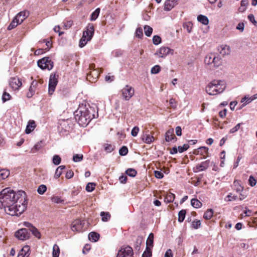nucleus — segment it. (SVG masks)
<instances>
[{"mask_svg":"<svg viewBox=\"0 0 257 257\" xmlns=\"http://www.w3.org/2000/svg\"><path fill=\"white\" fill-rule=\"evenodd\" d=\"M27 200L24 191H14L10 188L3 189L0 192V208L11 216H19L26 209Z\"/></svg>","mask_w":257,"mask_h":257,"instance_id":"obj_1","label":"nucleus"},{"mask_svg":"<svg viewBox=\"0 0 257 257\" xmlns=\"http://www.w3.org/2000/svg\"><path fill=\"white\" fill-rule=\"evenodd\" d=\"M94 107L86 105L80 106L74 112L75 118L79 124L85 126L95 117Z\"/></svg>","mask_w":257,"mask_h":257,"instance_id":"obj_2","label":"nucleus"},{"mask_svg":"<svg viewBox=\"0 0 257 257\" xmlns=\"http://www.w3.org/2000/svg\"><path fill=\"white\" fill-rule=\"evenodd\" d=\"M225 88L226 84L223 80H213L206 87V91L209 95H214L222 93Z\"/></svg>","mask_w":257,"mask_h":257,"instance_id":"obj_3","label":"nucleus"},{"mask_svg":"<svg viewBox=\"0 0 257 257\" xmlns=\"http://www.w3.org/2000/svg\"><path fill=\"white\" fill-rule=\"evenodd\" d=\"M38 66L42 69L51 70L53 67V62L48 57H44L37 62Z\"/></svg>","mask_w":257,"mask_h":257,"instance_id":"obj_4","label":"nucleus"},{"mask_svg":"<svg viewBox=\"0 0 257 257\" xmlns=\"http://www.w3.org/2000/svg\"><path fill=\"white\" fill-rule=\"evenodd\" d=\"M120 92L121 93L122 98L125 101H128L134 95L135 90L132 86L128 85H126L121 90Z\"/></svg>","mask_w":257,"mask_h":257,"instance_id":"obj_5","label":"nucleus"},{"mask_svg":"<svg viewBox=\"0 0 257 257\" xmlns=\"http://www.w3.org/2000/svg\"><path fill=\"white\" fill-rule=\"evenodd\" d=\"M133 248L130 246H123L118 251L116 257H133Z\"/></svg>","mask_w":257,"mask_h":257,"instance_id":"obj_6","label":"nucleus"},{"mask_svg":"<svg viewBox=\"0 0 257 257\" xmlns=\"http://www.w3.org/2000/svg\"><path fill=\"white\" fill-rule=\"evenodd\" d=\"M58 77L55 73H52L49 77L48 93L52 95L55 91L58 83Z\"/></svg>","mask_w":257,"mask_h":257,"instance_id":"obj_7","label":"nucleus"},{"mask_svg":"<svg viewBox=\"0 0 257 257\" xmlns=\"http://www.w3.org/2000/svg\"><path fill=\"white\" fill-rule=\"evenodd\" d=\"M15 236L21 240H25L29 238L30 236V233L27 228H22L15 233Z\"/></svg>","mask_w":257,"mask_h":257,"instance_id":"obj_8","label":"nucleus"},{"mask_svg":"<svg viewBox=\"0 0 257 257\" xmlns=\"http://www.w3.org/2000/svg\"><path fill=\"white\" fill-rule=\"evenodd\" d=\"M85 222L84 220L76 219L73 221L71 224V230L73 231L81 232L83 231Z\"/></svg>","mask_w":257,"mask_h":257,"instance_id":"obj_9","label":"nucleus"},{"mask_svg":"<svg viewBox=\"0 0 257 257\" xmlns=\"http://www.w3.org/2000/svg\"><path fill=\"white\" fill-rule=\"evenodd\" d=\"M9 84L10 87L13 90H18L19 88L22 86V82L20 79L17 77L11 78L9 81Z\"/></svg>","mask_w":257,"mask_h":257,"instance_id":"obj_10","label":"nucleus"},{"mask_svg":"<svg viewBox=\"0 0 257 257\" xmlns=\"http://www.w3.org/2000/svg\"><path fill=\"white\" fill-rule=\"evenodd\" d=\"M94 34V27L93 24H89L86 30L83 33V36L84 38H87L88 40H91Z\"/></svg>","mask_w":257,"mask_h":257,"instance_id":"obj_11","label":"nucleus"},{"mask_svg":"<svg viewBox=\"0 0 257 257\" xmlns=\"http://www.w3.org/2000/svg\"><path fill=\"white\" fill-rule=\"evenodd\" d=\"M173 51V50L168 47H162L156 52L155 55H158L160 57L164 58Z\"/></svg>","mask_w":257,"mask_h":257,"instance_id":"obj_12","label":"nucleus"},{"mask_svg":"<svg viewBox=\"0 0 257 257\" xmlns=\"http://www.w3.org/2000/svg\"><path fill=\"white\" fill-rule=\"evenodd\" d=\"M38 84L39 83L36 80H33L31 82V85L29 89V91L27 94V97L28 98H31L34 95L38 86Z\"/></svg>","mask_w":257,"mask_h":257,"instance_id":"obj_13","label":"nucleus"},{"mask_svg":"<svg viewBox=\"0 0 257 257\" xmlns=\"http://www.w3.org/2000/svg\"><path fill=\"white\" fill-rule=\"evenodd\" d=\"M209 161L206 160L201 162L200 164L197 165L194 168V171L195 172L203 171L208 168L209 166Z\"/></svg>","mask_w":257,"mask_h":257,"instance_id":"obj_14","label":"nucleus"},{"mask_svg":"<svg viewBox=\"0 0 257 257\" xmlns=\"http://www.w3.org/2000/svg\"><path fill=\"white\" fill-rule=\"evenodd\" d=\"M29 12L27 11L21 12L15 17V20L21 24L29 16Z\"/></svg>","mask_w":257,"mask_h":257,"instance_id":"obj_15","label":"nucleus"},{"mask_svg":"<svg viewBox=\"0 0 257 257\" xmlns=\"http://www.w3.org/2000/svg\"><path fill=\"white\" fill-rule=\"evenodd\" d=\"M177 138L174 134V129L170 128L168 130L165 134V141L167 142H169L172 141H176Z\"/></svg>","mask_w":257,"mask_h":257,"instance_id":"obj_16","label":"nucleus"},{"mask_svg":"<svg viewBox=\"0 0 257 257\" xmlns=\"http://www.w3.org/2000/svg\"><path fill=\"white\" fill-rule=\"evenodd\" d=\"M148 131L144 132L141 135L142 140L145 143L150 144L152 143L154 140L153 136L148 134Z\"/></svg>","mask_w":257,"mask_h":257,"instance_id":"obj_17","label":"nucleus"},{"mask_svg":"<svg viewBox=\"0 0 257 257\" xmlns=\"http://www.w3.org/2000/svg\"><path fill=\"white\" fill-rule=\"evenodd\" d=\"M177 4V0H167L164 3V10L166 11H169Z\"/></svg>","mask_w":257,"mask_h":257,"instance_id":"obj_18","label":"nucleus"},{"mask_svg":"<svg viewBox=\"0 0 257 257\" xmlns=\"http://www.w3.org/2000/svg\"><path fill=\"white\" fill-rule=\"evenodd\" d=\"M218 51L222 55L224 56L230 53V49L227 45H222L218 48Z\"/></svg>","mask_w":257,"mask_h":257,"instance_id":"obj_19","label":"nucleus"},{"mask_svg":"<svg viewBox=\"0 0 257 257\" xmlns=\"http://www.w3.org/2000/svg\"><path fill=\"white\" fill-rule=\"evenodd\" d=\"M35 122L34 120H30L29 121L28 124L27 125L25 133L27 134H29L31 133L35 128Z\"/></svg>","mask_w":257,"mask_h":257,"instance_id":"obj_20","label":"nucleus"},{"mask_svg":"<svg viewBox=\"0 0 257 257\" xmlns=\"http://www.w3.org/2000/svg\"><path fill=\"white\" fill-rule=\"evenodd\" d=\"M233 186L234 190L237 193H241L243 190V187L240 185V181L238 180L234 181Z\"/></svg>","mask_w":257,"mask_h":257,"instance_id":"obj_21","label":"nucleus"},{"mask_svg":"<svg viewBox=\"0 0 257 257\" xmlns=\"http://www.w3.org/2000/svg\"><path fill=\"white\" fill-rule=\"evenodd\" d=\"M29 250V247L28 246H24L19 253L18 257H28L30 255Z\"/></svg>","mask_w":257,"mask_h":257,"instance_id":"obj_22","label":"nucleus"},{"mask_svg":"<svg viewBox=\"0 0 257 257\" xmlns=\"http://www.w3.org/2000/svg\"><path fill=\"white\" fill-rule=\"evenodd\" d=\"M88 238L90 241L96 242L99 238V234L95 232H91L88 235Z\"/></svg>","mask_w":257,"mask_h":257,"instance_id":"obj_23","label":"nucleus"},{"mask_svg":"<svg viewBox=\"0 0 257 257\" xmlns=\"http://www.w3.org/2000/svg\"><path fill=\"white\" fill-rule=\"evenodd\" d=\"M215 54L210 53L207 54L204 59V62L205 64L209 65L212 64L213 62V58L214 57Z\"/></svg>","mask_w":257,"mask_h":257,"instance_id":"obj_24","label":"nucleus"},{"mask_svg":"<svg viewBox=\"0 0 257 257\" xmlns=\"http://www.w3.org/2000/svg\"><path fill=\"white\" fill-rule=\"evenodd\" d=\"M154 234L151 233L149 234L146 242L147 247L152 248L153 246Z\"/></svg>","mask_w":257,"mask_h":257,"instance_id":"obj_25","label":"nucleus"},{"mask_svg":"<svg viewBox=\"0 0 257 257\" xmlns=\"http://www.w3.org/2000/svg\"><path fill=\"white\" fill-rule=\"evenodd\" d=\"M197 20L204 25H207L209 23L208 18L202 15H200L197 17Z\"/></svg>","mask_w":257,"mask_h":257,"instance_id":"obj_26","label":"nucleus"},{"mask_svg":"<svg viewBox=\"0 0 257 257\" xmlns=\"http://www.w3.org/2000/svg\"><path fill=\"white\" fill-rule=\"evenodd\" d=\"M65 168V166L64 165H61L59 166L56 170L54 178L55 179H58L61 175L63 170Z\"/></svg>","mask_w":257,"mask_h":257,"instance_id":"obj_27","label":"nucleus"},{"mask_svg":"<svg viewBox=\"0 0 257 257\" xmlns=\"http://www.w3.org/2000/svg\"><path fill=\"white\" fill-rule=\"evenodd\" d=\"M10 172L9 170L5 169H0V177L2 179H5L9 177Z\"/></svg>","mask_w":257,"mask_h":257,"instance_id":"obj_28","label":"nucleus"},{"mask_svg":"<svg viewBox=\"0 0 257 257\" xmlns=\"http://www.w3.org/2000/svg\"><path fill=\"white\" fill-rule=\"evenodd\" d=\"M143 238L141 236H138L134 244L135 249L136 250L139 251L141 248V245L142 244Z\"/></svg>","mask_w":257,"mask_h":257,"instance_id":"obj_29","label":"nucleus"},{"mask_svg":"<svg viewBox=\"0 0 257 257\" xmlns=\"http://www.w3.org/2000/svg\"><path fill=\"white\" fill-rule=\"evenodd\" d=\"M175 195L171 192L168 193L165 198L164 201L166 203L172 202L175 199Z\"/></svg>","mask_w":257,"mask_h":257,"instance_id":"obj_30","label":"nucleus"},{"mask_svg":"<svg viewBox=\"0 0 257 257\" xmlns=\"http://www.w3.org/2000/svg\"><path fill=\"white\" fill-rule=\"evenodd\" d=\"M213 214V210L212 209H207L204 213L203 217L206 220L211 219Z\"/></svg>","mask_w":257,"mask_h":257,"instance_id":"obj_31","label":"nucleus"},{"mask_svg":"<svg viewBox=\"0 0 257 257\" xmlns=\"http://www.w3.org/2000/svg\"><path fill=\"white\" fill-rule=\"evenodd\" d=\"M191 205L196 208H199L202 206V203L197 199L193 198L191 201Z\"/></svg>","mask_w":257,"mask_h":257,"instance_id":"obj_32","label":"nucleus"},{"mask_svg":"<svg viewBox=\"0 0 257 257\" xmlns=\"http://www.w3.org/2000/svg\"><path fill=\"white\" fill-rule=\"evenodd\" d=\"M60 253V249L58 245L55 244L53 247V257H59Z\"/></svg>","mask_w":257,"mask_h":257,"instance_id":"obj_33","label":"nucleus"},{"mask_svg":"<svg viewBox=\"0 0 257 257\" xmlns=\"http://www.w3.org/2000/svg\"><path fill=\"white\" fill-rule=\"evenodd\" d=\"M186 210L184 209H182L180 210L178 213V221L180 222H182L185 219V215H186Z\"/></svg>","mask_w":257,"mask_h":257,"instance_id":"obj_34","label":"nucleus"},{"mask_svg":"<svg viewBox=\"0 0 257 257\" xmlns=\"http://www.w3.org/2000/svg\"><path fill=\"white\" fill-rule=\"evenodd\" d=\"M100 10L99 8L96 9L91 15L90 20L95 21L98 17Z\"/></svg>","mask_w":257,"mask_h":257,"instance_id":"obj_35","label":"nucleus"},{"mask_svg":"<svg viewBox=\"0 0 257 257\" xmlns=\"http://www.w3.org/2000/svg\"><path fill=\"white\" fill-rule=\"evenodd\" d=\"M213 64H214V66L215 67H218L221 64V60L220 57L218 56H216V55H214V57L213 58Z\"/></svg>","mask_w":257,"mask_h":257,"instance_id":"obj_36","label":"nucleus"},{"mask_svg":"<svg viewBox=\"0 0 257 257\" xmlns=\"http://www.w3.org/2000/svg\"><path fill=\"white\" fill-rule=\"evenodd\" d=\"M144 31L145 35L148 37H150L152 34L153 29L149 26L145 25L144 26Z\"/></svg>","mask_w":257,"mask_h":257,"instance_id":"obj_37","label":"nucleus"},{"mask_svg":"<svg viewBox=\"0 0 257 257\" xmlns=\"http://www.w3.org/2000/svg\"><path fill=\"white\" fill-rule=\"evenodd\" d=\"M126 174L129 176L134 177L137 175V171L135 169L132 168L127 169L125 171Z\"/></svg>","mask_w":257,"mask_h":257,"instance_id":"obj_38","label":"nucleus"},{"mask_svg":"<svg viewBox=\"0 0 257 257\" xmlns=\"http://www.w3.org/2000/svg\"><path fill=\"white\" fill-rule=\"evenodd\" d=\"M100 215L103 221H107L110 218V215L108 212H101Z\"/></svg>","mask_w":257,"mask_h":257,"instance_id":"obj_39","label":"nucleus"},{"mask_svg":"<svg viewBox=\"0 0 257 257\" xmlns=\"http://www.w3.org/2000/svg\"><path fill=\"white\" fill-rule=\"evenodd\" d=\"M47 190V187L45 185H40L37 189V192L41 195L43 194Z\"/></svg>","mask_w":257,"mask_h":257,"instance_id":"obj_40","label":"nucleus"},{"mask_svg":"<svg viewBox=\"0 0 257 257\" xmlns=\"http://www.w3.org/2000/svg\"><path fill=\"white\" fill-rule=\"evenodd\" d=\"M96 184L94 183H88L86 186V190L88 192H91L95 189Z\"/></svg>","mask_w":257,"mask_h":257,"instance_id":"obj_41","label":"nucleus"},{"mask_svg":"<svg viewBox=\"0 0 257 257\" xmlns=\"http://www.w3.org/2000/svg\"><path fill=\"white\" fill-rule=\"evenodd\" d=\"M30 231H31L35 237L38 238H41L40 232L35 226L34 227H32V229L30 230Z\"/></svg>","mask_w":257,"mask_h":257,"instance_id":"obj_42","label":"nucleus"},{"mask_svg":"<svg viewBox=\"0 0 257 257\" xmlns=\"http://www.w3.org/2000/svg\"><path fill=\"white\" fill-rule=\"evenodd\" d=\"M254 99H253V98L252 97V96L251 97H244L243 98H242L241 99V102H244V103H243L242 104L243 106H245V105L249 103L250 102H251L252 101H253Z\"/></svg>","mask_w":257,"mask_h":257,"instance_id":"obj_43","label":"nucleus"},{"mask_svg":"<svg viewBox=\"0 0 257 257\" xmlns=\"http://www.w3.org/2000/svg\"><path fill=\"white\" fill-rule=\"evenodd\" d=\"M18 24H20V23L16 20H15V18H14V19L13 20V21L11 23V24L8 26V29L9 30H12L13 29L16 27Z\"/></svg>","mask_w":257,"mask_h":257,"instance_id":"obj_44","label":"nucleus"},{"mask_svg":"<svg viewBox=\"0 0 257 257\" xmlns=\"http://www.w3.org/2000/svg\"><path fill=\"white\" fill-rule=\"evenodd\" d=\"M61 161V157L57 155H55L53 157V163L55 165H58Z\"/></svg>","mask_w":257,"mask_h":257,"instance_id":"obj_45","label":"nucleus"},{"mask_svg":"<svg viewBox=\"0 0 257 257\" xmlns=\"http://www.w3.org/2000/svg\"><path fill=\"white\" fill-rule=\"evenodd\" d=\"M128 153V149L126 146H122L119 150L120 156H125Z\"/></svg>","mask_w":257,"mask_h":257,"instance_id":"obj_46","label":"nucleus"},{"mask_svg":"<svg viewBox=\"0 0 257 257\" xmlns=\"http://www.w3.org/2000/svg\"><path fill=\"white\" fill-rule=\"evenodd\" d=\"M153 43L155 45H159L161 43V38L158 35L154 36L153 38Z\"/></svg>","mask_w":257,"mask_h":257,"instance_id":"obj_47","label":"nucleus"},{"mask_svg":"<svg viewBox=\"0 0 257 257\" xmlns=\"http://www.w3.org/2000/svg\"><path fill=\"white\" fill-rule=\"evenodd\" d=\"M90 40H88L87 38H84L82 36L79 42V47L81 48L83 47Z\"/></svg>","mask_w":257,"mask_h":257,"instance_id":"obj_48","label":"nucleus"},{"mask_svg":"<svg viewBox=\"0 0 257 257\" xmlns=\"http://www.w3.org/2000/svg\"><path fill=\"white\" fill-rule=\"evenodd\" d=\"M192 27V24L190 22L185 23L183 24V28L184 29H186L188 33H190L191 32Z\"/></svg>","mask_w":257,"mask_h":257,"instance_id":"obj_49","label":"nucleus"},{"mask_svg":"<svg viewBox=\"0 0 257 257\" xmlns=\"http://www.w3.org/2000/svg\"><path fill=\"white\" fill-rule=\"evenodd\" d=\"M160 66L158 65H156L152 68L151 72L152 74H157L160 71Z\"/></svg>","mask_w":257,"mask_h":257,"instance_id":"obj_50","label":"nucleus"},{"mask_svg":"<svg viewBox=\"0 0 257 257\" xmlns=\"http://www.w3.org/2000/svg\"><path fill=\"white\" fill-rule=\"evenodd\" d=\"M192 227L194 229H198L201 226V221L199 220H194L192 222Z\"/></svg>","mask_w":257,"mask_h":257,"instance_id":"obj_51","label":"nucleus"},{"mask_svg":"<svg viewBox=\"0 0 257 257\" xmlns=\"http://www.w3.org/2000/svg\"><path fill=\"white\" fill-rule=\"evenodd\" d=\"M237 198V196L236 195H232V193H229L227 195L226 198H225V200L226 201H231L232 200H235Z\"/></svg>","mask_w":257,"mask_h":257,"instance_id":"obj_52","label":"nucleus"},{"mask_svg":"<svg viewBox=\"0 0 257 257\" xmlns=\"http://www.w3.org/2000/svg\"><path fill=\"white\" fill-rule=\"evenodd\" d=\"M83 159V155L80 154H76L73 156V161L75 162H80Z\"/></svg>","mask_w":257,"mask_h":257,"instance_id":"obj_53","label":"nucleus"},{"mask_svg":"<svg viewBox=\"0 0 257 257\" xmlns=\"http://www.w3.org/2000/svg\"><path fill=\"white\" fill-rule=\"evenodd\" d=\"M11 96L10 94L6 92H4L2 96V100L3 102L9 100L11 99Z\"/></svg>","mask_w":257,"mask_h":257,"instance_id":"obj_54","label":"nucleus"},{"mask_svg":"<svg viewBox=\"0 0 257 257\" xmlns=\"http://www.w3.org/2000/svg\"><path fill=\"white\" fill-rule=\"evenodd\" d=\"M189 147L188 144H184L183 146H179L178 150L179 153H181L186 151Z\"/></svg>","mask_w":257,"mask_h":257,"instance_id":"obj_55","label":"nucleus"},{"mask_svg":"<svg viewBox=\"0 0 257 257\" xmlns=\"http://www.w3.org/2000/svg\"><path fill=\"white\" fill-rule=\"evenodd\" d=\"M114 150L113 147L110 144L104 145V150L107 153H111Z\"/></svg>","mask_w":257,"mask_h":257,"instance_id":"obj_56","label":"nucleus"},{"mask_svg":"<svg viewBox=\"0 0 257 257\" xmlns=\"http://www.w3.org/2000/svg\"><path fill=\"white\" fill-rule=\"evenodd\" d=\"M241 124H242V123H237L234 127H233V128H232L230 130L229 133L233 134V133L236 132L237 131H238L240 128Z\"/></svg>","mask_w":257,"mask_h":257,"instance_id":"obj_57","label":"nucleus"},{"mask_svg":"<svg viewBox=\"0 0 257 257\" xmlns=\"http://www.w3.org/2000/svg\"><path fill=\"white\" fill-rule=\"evenodd\" d=\"M136 36L139 38H141L143 36V30L141 28H138L136 31Z\"/></svg>","mask_w":257,"mask_h":257,"instance_id":"obj_58","label":"nucleus"},{"mask_svg":"<svg viewBox=\"0 0 257 257\" xmlns=\"http://www.w3.org/2000/svg\"><path fill=\"white\" fill-rule=\"evenodd\" d=\"M142 255L146 257H150L152 255L151 248L146 247L145 251L143 253Z\"/></svg>","mask_w":257,"mask_h":257,"instance_id":"obj_59","label":"nucleus"},{"mask_svg":"<svg viewBox=\"0 0 257 257\" xmlns=\"http://www.w3.org/2000/svg\"><path fill=\"white\" fill-rule=\"evenodd\" d=\"M99 75V73L98 70H95L92 71H90V73L88 75L87 77L91 75L92 77H94L95 78H96L98 77Z\"/></svg>","mask_w":257,"mask_h":257,"instance_id":"obj_60","label":"nucleus"},{"mask_svg":"<svg viewBox=\"0 0 257 257\" xmlns=\"http://www.w3.org/2000/svg\"><path fill=\"white\" fill-rule=\"evenodd\" d=\"M72 24H73V22L72 21H70V20L64 22L63 23V26L64 28V29H68L72 26Z\"/></svg>","mask_w":257,"mask_h":257,"instance_id":"obj_61","label":"nucleus"},{"mask_svg":"<svg viewBox=\"0 0 257 257\" xmlns=\"http://www.w3.org/2000/svg\"><path fill=\"white\" fill-rule=\"evenodd\" d=\"M249 184L253 187L255 185L256 181L252 176H250L248 180Z\"/></svg>","mask_w":257,"mask_h":257,"instance_id":"obj_62","label":"nucleus"},{"mask_svg":"<svg viewBox=\"0 0 257 257\" xmlns=\"http://www.w3.org/2000/svg\"><path fill=\"white\" fill-rule=\"evenodd\" d=\"M139 130H140V129L139 128V127H138V126L134 127L131 132L132 136L133 137H136L138 134Z\"/></svg>","mask_w":257,"mask_h":257,"instance_id":"obj_63","label":"nucleus"},{"mask_svg":"<svg viewBox=\"0 0 257 257\" xmlns=\"http://www.w3.org/2000/svg\"><path fill=\"white\" fill-rule=\"evenodd\" d=\"M198 149V153H199L200 151H201V155H203L204 153H207L208 151V148L206 147H200Z\"/></svg>","mask_w":257,"mask_h":257,"instance_id":"obj_64","label":"nucleus"}]
</instances>
